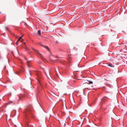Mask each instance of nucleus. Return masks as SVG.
I'll return each instance as SVG.
<instances>
[{
  "mask_svg": "<svg viewBox=\"0 0 127 127\" xmlns=\"http://www.w3.org/2000/svg\"><path fill=\"white\" fill-rule=\"evenodd\" d=\"M32 110L30 109L29 108L25 109L24 111L25 119V121L28 126L30 125L29 124L30 122V117L29 115H32V113L31 111Z\"/></svg>",
  "mask_w": 127,
  "mask_h": 127,
  "instance_id": "f257e3e1",
  "label": "nucleus"
},
{
  "mask_svg": "<svg viewBox=\"0 0 127 127\" xmlns=\"http://www.w3.org/2000/svg\"><path fill=\"white\" fill-rule=\"evenodd\" d=\"M108 98L106 96H104L101 99V101L100 103V106H101L102 104L104 103L107 101V99Z\"/></svg>",
  "mask_w": 127,
  "mask_h": 127,
  "instance_id": "f03ea898",
  "label": "nucleus"
},
{
  "mask_svg": "<svg viewBox=\"0 0 127 127\" xmlns=\"http://www.w3.org/2000/svg\"><path fill=\"white\" fill-rule=\"evenodd\" d=\"M32 50L35 51L36 52V53L38 54V56L40 57L41 59L43 61H44L45 60V59L43 57L41 53H39L37 50L34 49L33 48H32Z\"/></svg>",
  "mask_w": 127,
  "mask_h": 127,
  "instance_id": "7ed1b4c3",
  "label": "nucleus"
},
{
  "mask_svg": "<svg viewBox=\"0 0 127 127\" xmlns=\"http://www.w3.org/2000/svg\"><path fill=\"white\" fill-rule=\"evenodd\" d=\"M25 59L27 61V65L29 68L31 67V62L30 61H28L25 58Z\"/></svg>",
  "mask_w": 127,
  "mask_h": 127,
  "instance_id": "20e7f679",
  "label": "nucleus"
},
{
  "mask_svg": "<svg viewBox=\"0 0 127 127\" xmlns=\"http://www.w3.org/2000/svg\"><path fill=\"white\" fill-rule=\"evenodd\" d=\"M68 61L69 63H70L72 59L71 58V55L70 54H69L68 55Z\"/></svg>",
  "mask_w": 127,
  "mask_h": 127,
  "instance_id": "39448f33",
  "label": "nucleus"
},
{
  "mask_svg": "<svg viewBox=\"0 0 127 127\" xmlns=\"http://www.w3.org/2000/svg\"><path fill=\"white\" fill-rule=\"evenodd\" d=\"M14 101H10L8 102L7 104H12L13 103H14Z\"/></svg>",
  "mask_w": 127,
  "mask_h": 127,
  "instance_id": "423d86ee",
  "label": "nucleus"
},
{
  "mask_svg": "<svg viewBox=\"0 0 127 127\" xmlns=\"http://www.w3.org/2000/svg\"><path fill=\"white\" fill-rule=\"evenodd\" d=\"M108 66L112 67H113L114 66V65L112 64H108Z\"/></svg>",
  "mask_w": 127,
  "mask_h": 127,
  "instance_id": "0eeeda50",
  "label": "nucleus"
},
{
  "mask_svg": "<svg viewBox=\"0 0 127 127\" xmlns=\"http://www.w3.org/2000/svg\"><path fill=\"white\" fill-rule=\"evenodd\" d=\"M38 34L39 35H41V31L40 30H38V31L37 32Z\"/></svg>",
  "mask_w": 127,
  "mask_h": 127,
  "instance_id": "6e6552de",
  "label": "nucleus"
},
{
  "mask_svg": "<svg viewBox=\"0 0 127 127\" xmlns=\"http://www.w3.org/2000/svg\"><path fill=\"white\" fill-rule=\"evenodd\" d=\"M89 82L88 83H87V84H92L93 83L92 81H88V80H87Z\"/></svg>",
  "mask_w": 127,
  "mask_h": 127,
  "instance_id": "1a4fd4ad",
  "label": "nucleus"
},
{
  "mask_svg": "<svg viewBox=\"0 0 127 127\" xmlns=\"http://www.w3.org/2000/svg\"><path fill=\"white\" fill-rule=\"evenodd\" d=\"M44 47L45 48L48 50L49 51V49L48 47V46H44Z\"/></svg>",
  "mask_w": 127,
  "mask_h": 127,
  "instance_id": "9d476101",
  "label": "nucleus"
},
{
  "mask_svg": "<svg viewBox=\"0 0 127 127\" xmlns=\"http://www.w3.org/2000/svg\"><path fill=\"white\" fill-rule=\"evenodd\" d=\"M12 113H15V115L16 111L15 110H14L12 111Z\"/></svg>",
  "mask_w": 127,
  "mask_h": 127,
  "instance_id": "9b49d317",
  "label": "nucleus"
},
{
  "mask_svg": "<svg viewBox=\"0 0 127 127\" xmlns=\"http://www.w3.org/2000/svg\"><path fill=\"white\" fill-rule=\"evenodd\" d=\"M6 29L8 31H9V30L8 28L7 27H5Z\"/></svg>",
  "mask_w": 127,
  "mask_h": 127,
  "instance_id": "f8f14e48",
  "label": "nucleus"
},
{
  "mask_svg": "<svg viewBox=\"0 0 127 127\" xmlns=\"http://www.w3.org/2000/svg\"><path fill=\"white\" fill-rule=\"evenodd\" d=\"M37 62L39 64H40L41 63V62L39 61H37Z\"/></svg>",
  "mask_w": 127,
  "mask_h": 127,
  "instance_id": "ddd939ff",
  "label": "nucleus"
},
{
  "mask_svg": "<svg viewBox=\"0 0 127 127\" xmlns=\"http://www.w3.org/2000/svg\"><path fill=\"white\" fill-rule=\"evenodd\" d=\"M74 49L76 51H77V49L75 47L74 48Z\"/></svg>",
  "mask_w": 127,
  "mask_h": 127,
  "instance_id": "4468645a",
  "label": "nucleus"
},
{
  "mask_svg": "<svg viewBox=\"0 0 127 127\" xmlns=\"http://www.w3.org/2000/svg\"><path fill=\"white\" fill-rule=\"evenodd\" d=\"M44 73L45 74H46V75L47 76V77H48V75H47V73H46V72H45V71H44Z\"/></svg>",
  "mask_w": 127,
  "mask_h": 127,
  "instance_id": "2eb2a0df",
  "label": "nucleus"
},
{
  "mask_svg": "<svg viewBox=\"0 0 127 127\" xmlns=\"http://www.w3.org/2000/svg\"><path fill=\"white\" fill-rule=\"evenodd\" d=\"M19 39H18V40L17 41V42L16 43V44L17 43V42H18V41H19Z\"/></svg>",
  "mask_w": 127,
  "mask_h": 127,
  "instance_id": "dca6fc26",
  "label": "nucleus"
},
{
  "mask_svg": "<svg viewBox=\"0 0 127 127\" xmlns=\"http://www.w3.org/2000/svg\"><path fill=\"white\" fill-rule=\"evenodd\" d=\"M29 73L30 75L31 76V73L30 72V70H29Z\"/></svg>",
  "mask_w": 127,
  "mask_h": 127,
  "instance_id": "f3484780",
  "label": "nucleus"
},
{
  "mask_svg": "<svg viewBox=\"0 0 127 127\" xmlns=\"http://www.w3.org/2000/svg\"><path fill=\"white\" fill-rule=\"evenodd\" d=\"M48 74H50V71L49 70H48Z\"/></svg>",
  "mask_w": 127,
  "mask_h": 127,
  "instance_id": "a211bd4d",
  "label": "nucleus"
},
{
  "mask_svg": "<svg viewBox=\"0 0 127 127\" xmlns=\"http://www.w3.org/2000/svg\"><path fill=\"white\" fill-rule=\"evenodd\" d=\"M22 38V36H21L19 37V39H20L21 38Z\"/></svg>",
  "mask_w": 127,
  "mask_h": 127,
  "instance_id": "6ab92c4d",
  "label": "nucleus"
},
{
  "mask_svg": "<svg viewBox=\"0 0 127 127\" xmlns=\"http://www.w3.org/2000/svg\"><path fill=\"white\" fill-rule=\"evenodd\" d=\"M38 95H37V100H38Z\"/></svg>",
  "mask_w": 127,
  "mask_h": 127,
  "instance_id": "aec40b11",
  "label": "nucleus"
},
{
  "mask_svg": "<svg viewBox=\"0 0 127 127\" xmlns=\"http://www.w3.org/2000/svg\"><path fill=\"white\" fill-rule=\"evenodd\" d=\"M40 45L41 46L44 47V46L42 44H41Z\"/></svg>",
  "mask_w": 127,
  "mask_h": 127,
  "instance_id": "412c9836",
  "label": "nucleus"
},
{
  "mask_svg": "<svg viewBox=\"0 0 127 127\" xmlns=\"http://www.w3.org/2000/svg\"><path fill=\"white\" fill-rule=\"evenodd\" d=\"M56 42L57 43H58V41H56Z\"/></svg>",
  "mask_w": 127,
  "mask_h": 127,
  "instance_id": "4be33fe9",
  "label": "nucleus"
},
{
  "mask_svg": "<svg viewBox=\"0 0 127 127\" xmlns=\"http://www.w3.org/2000/svg\"><path fill=\"white\" fill-rule=\"evenodd\" d=\"M30 81H31V82H30V83H31V78H30Z\"/></svg>",
  "mask_w": 127,
  "mask_h": 127,
  "instance_id": "5701e85b",
  "label": "nucleus"
},
{
  "mask_svg": "<svg viewBox=\"0 0 127 127\" xmlns=\"http://www.w3.org/2000/svg\"><path fill=\"white\" fill-rule=\"evenodd\" d=\"M9 94L11 95V93H9Z\"/></svg>",
  "mask_w": 127,
  "mask_h": 127,
  "instance_id": "b1692460",
  "label": "nucleus"
},
{
  "mask_svg": "<svg viewBox=\"0 0 127 127\" xmlns=\"http://www.w3.org/2000/svg\"><path fill=\"white\" fill-rule=\"evenodd\" d=\"M0 59H1V56H0Z\"/></svg>",
  "mask_w": 127,
  "mask_h": 127,
  "instance_id": "393cba45",
  "label": "nucleus"
},
{
  "mask_svg": "<svg viewBox=\"0 0 127 127\" xmlns=\"http://www.w3.org/2000/svg\"><path fill=\"white\" fill-rule=\"evenodd\" d=\"M85 84V83H83V85H84Z\"/></svg>",
  "mask_w": 127,
  "mask_h": 127,
  "instance_id": "a878e982",
  "label": "nucleus"
},
{
  "mask_svg": "<svg viewBox=\"0 0 127 127\" xmlns=\"http://www.w3.org/2000/svg\"><path fill=\"white\" fill-rule=\"evenodd\" d=\"M8 126H9V127H10V126H9V125H8Z\"/></svg>",
  "mask_w": 127,
  "mask_h": 127,
  "instance_id": "bb28decb",
  "label": "nucleus"
},
{
  "mask_svg": "<svg viewBox=\"0 0 127 127\" xmlns=\"http://www.w3.org/2000/svg\"><path fill=\"white\" fill-rule=\"evenodd\" d=\"M78 67H79L78 64Z\"/></svg>",
  "mask_w": 127,
  "mask_h": 127,
  "instance_id": "cd10ccee",
  "label": "nucleus"
}]
</instances>
